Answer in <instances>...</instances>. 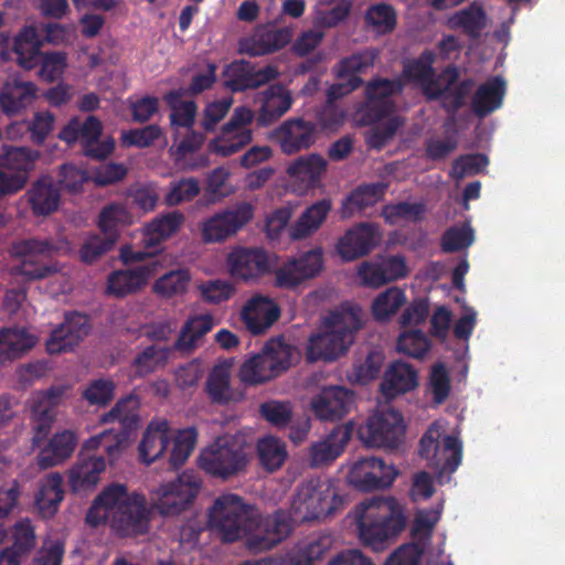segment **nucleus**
<instances>
[{"label":"nucleus","instance_id":"2eb2a0df","mask_svg":"<svg viewBox=\"0 0 565 565\" xmlns=\"http://www.w3.org/2000/svg\"><path fill=\"white\" fill-rule=\"evenodd\" d=\"M255 115L248 107H236L221 130V136L211 140L209 148L211 151L228 157L242 150L253 140V130L250 124Z\"/></svg>","mask_w":565,"mask_h":565},{"label":"nucleus","instance_id":"a211bd4d","mask_svg":"<svg viewBox=\"0 0 565 565\" xmlns=\"http://www.w3.org/2000/svg\"><path fill=\"white\" fill-rule=\"evenodd\" d=\"M226 265L232 277L248 281L269 271L268 254L260 247H234Z\"/></svg>","mask_w":565,"mask_h":565},{"label":"nucleus","instance_id":"8fccbe9b","mask_svg":"<svg viewBox=\"0 0 565 565\" xmlns=\"http://www.w3.org/2000/svg\"><path fill=\"white\" fill-rule=\"evenodd\" d=\"M173 351H175L174 344L172 347H158L154 344L146 347L134 359L132 364L136 373L140 376H146L166 366Z\"/></svg>","mask_w":565,"mask_h":565},{"label":"nucleus","instance_id":"9b49d317","mask_svg":"<svg viewBox=\"0 0 565 565\" xmlns=\"http://www.w3.org/2000/svg\"><path fill=\"white\" fill-rule=\"evenodd\" d=\"M356 433L367 447L397 448L405 436L403 416L393 408L377 412L360 425Z\"/></svg>","mask_w":565,"mask_h":565},{"label":"nucleus","instance_id":"de8ad7c7","mask_svg":"<svg viewBox=\"0 0 565 565\" xmlns=\"http://www.w3.org/2000/svg\"><path fill=\"white\" fill-rule=\"evenodd\" d=\"M122 493V488L117 486H107L93 501L86 513V523L93 527L104 524L113 513V507L118 501V495Z\"/></svg>","mask_w":565,"mask_h":565},{"label":"nucleus","instance_id":"dca6fc26","mask_svg":"<svg viewBox=\"0 0 565 565\" xmlns=\"http://www.w3.org/2000/svg\"><path fill=\"white\" fill-rule=\"evenodd\" d=\"M397 470L377 457H365L355 461L348 473L349 483L361 492L383 490L393 484Z\"/></svg>","mask_w":565,"mask_h":565},{"label":"nucleus","instance_id":"4be33fe9","mask_svg":"<svg viewBox=\"0 0 565 565\" xmlns=\"http://www.w3.org/2000/svg\"><path fill=\"white\" fill-rule=\"evenodd\" d=\"M379 228L372 223H360L345 232L337 243V252L343 262L361 258L376 246Z\"/></svg>","mask_w":565,"mask_h":565},{"label":"nucleus","instance_id":"f8f14e48","mask_svg":"<svg viewBox=\"0 0 565 565\" xmlns=\"http://www.w3.org/2000/svg\"><path fill=\"white\" fill-rule=\"evenodd\" d=\"M439 429L431 425L419 440V455L439 473H452L462 459V445L458 437L446 435L439 443Z\"/></svg>","mask_w":565,"mask_h":565},{"label":"nucleus","instance_id":"338daca9","mask_svg":"<svg viewBox=\"0 0 565 565\" xmlns=\"http://www.w3.org/2000/svg\"><path fill=\"white\" fill-rule=\"evenodd\" d=\"M473 230L469 225L452 226L441 236L440 247L445 253H455L472 245Z\"/></svg>","mask_w":565,"mask_h":565},{"label":"nucleus","instance_id":"cd10ccee","mask_svg":"<svg viewBox=\"0 0 565 565\" xmlns=\"http://www.w3.org/2000/svg\"><path fill=\"white\" fill-rule=\"evenodd\" d=\"M328 167L327 160L318 153L300 156L287 168L290 180L299 184L300 190L307 191L320 185L321 178Z\"/></svg>","mask_w":565,"mask_h":565},{"label":"nucleus","instance_id":"c85d7f7f","mask_svg":"<svg viewBox=\"0 0 565 565\" xmlns=\"http://www.w3.org/2000/svg\"><path fill=\"white\" fill-rule=\"evenodd\" d=\"M36 92L38 87L32 82H7L0 90V109L9 117L19 115L32 105Z\"/></svg>","mask_w":565,"mask_h":565},{"label":"nucleus","instance_id":"b1692460","mask_svg":"<svg viewBox=\"0 0 565 565\" xmlns=\"http://www.w3.org/2000/svg\"><path fill=\"white\" fill-rule=\"evenodd\" d=\"M158 263L150 260L130 269H119L109 274L106 291L115 298H124L139 291L157 273Z\"/></svg>","mask_w":565,"mask_h":565},{"label":"nucleus","instance_id":"37998d69","mask_svg":"<svg viewBox=\"0 0 565 565\" xmlns=\"http://www.w3.org/2000/svg\"><path fill=\"white\" fill-rule=\"evenodd\" d=\"M64 499L63 478L57 472H52L41 482L35 495L39 510L45 515H54L60 503Z\"/></svg>","mask_w":565,"mask_h":565},{"label":"nucleus","instance_id":"f3484780","mask_svg":"<svg viewBox=\"0 0 565 565\" xmlns=\"http://www.w3.org/2000/svg\"><path fill=\"white\" fill-rule=\"evenodd\" d=\"M403 90L398 78H374L365 86L364 120L366 124L377 122L395 109L393 96Z\"/></svg>","mask_w":565,"mask_h":565},{"label":"nucleus","instance_id":"0eeeda50","mask_svg":"<svg viewBox=\"0 0 565 565\" xmlns=\"http://www.w3.org/2000/svg\"><path fill=\"white\" fill-rule=\"evenodd\" d=\"M245 439L239 435L217 437L199 457V466L207 475L227 480L243 472L248 463Z\"/></svg>","mask_w":565,"mask_h":565},{"label":"nucleus","instance_id":"9d476101","mask_svg":"<svg viewBox=\"0 0 565 565\" xmlns=\"http://www.w3.org/2000/svg\"><path fill=\"white\" fill-rule=\"evenodd\" d=\"M55 250L56 246L47 238H28L15 243L13 252L21 257V262L13 267V274L23 277L25 281L41 280L56 274L58 267L43 260Z\"/></svg>","mask_w":565,"mask_h":565},{"label":"nucleus","instance_id":"6e6552de","mask_svg":"<svg viewBox=\"0 0 565 565\" xmlns=\"http://www.w3.org/2000/svg\"><path fill=\"white\" fill-rule=\"evenodd\" d=\"M122 488L118 501L114 503L110 515V527L120 537H135L148 533L152 519L153 507L143 493L128 492L124 483H111Z\"/></svg>","mask_w":565,"mask_h":565},{"label":"nucleus","instance_id":"e2e57ef3","mask_svg":"<svg viewBox=\"0 0 565 565\" xmlns=\"http://www.w3.org/2000/svg\"><path fill=\"white\" fill-rule=\"evenodd\" d=\"M428 388L435 404H443L449 396L451 381L446 365L441 362L435 363L428 376Z\"/></svg>","mask_w":565,"mask_h":565},{"label":"nucleus","instance_id":"bb28decb","mask_svg":"<svg viewBox=\"0 0 565 565\" xmlns=\"http://www.w3.org/2000/svg\"><path fill=\"white\" fill-rule=\"evenodd\" d=\"M279 317V306L273 299L262 295L252 297L242 310V319L253 334L264 333Z\"/></svg>","mask_w":565,"mask_h":565},{"label":"nucleus","instance_id":"c03bdc74","mask_svg":"<svg viewBox=\"0 0 565 565\" xmlns=\"http://www.w3.org/2000/svg\"><path fill=\"white\" fill-rule=\"evenodd\" d=\"M184 222V215L179 211L168 212L156 217L146 226L145 245L154 247L173 235Z\"/></svg>","mask_w":565,"mask_h":565},{"label":"nucleus","instance_id":"a18cd8bd","mask_svg":"<svg viewBox=\"0 0 565 565\" xmlns=\"http://www.w3.org/2000/svg\"><path fill=\"white\" fill-rule=\"evenodd\" d=\"M259 463L267 472L279 470L288 458L286 444L277 437L266 436L257 441Z\"/></svg>","mask_w":565,"mask_h":565},{"label":"nucleus","instance_id":"0e129e2a","mask_svg":"<svg viewBox=\"0 0 565 565\" xmlns=\"http://www.w3.org/2000/svg\"><path fill=\"white\" fill-rule=\"evenodd\" d=\"M384 360L385 356L382 351L371 350L362 362L354 364V381L365 385L375 380L381 373Z\"/></svg>","mask_w":565,"mask_h":565},{"label":"nucleus","instance_id":"1a4fd4ad","mask_svg":"<svg viewBox=\"0 0 565 565\" xmlns=\"http://www.w3.org/2000/svg\"><path fill=\"white\" fill-rule=\"evenodd\" d=\"M201 487L200 475L194 470H185L175 480L151 492L152 507L163 516L179 515L191 508Z\"/></svg>","mask_w":565,"mask_h":565},{"label":"nucleus","instance_id":"f704fd0d","mask_svg":"<svg viewBox=\"0 0 565 565\" xmlns=\"http://www.w3.org/2000/svg\"><path fill=\"white\" fill-rule=\"evenodd\" d=\"M262 95L263 104L257 115V122L263 127L278 120L292 105L290 93L279 84L270 85Z\"/></svg>","mask_w":565,"mask_h":565},{"label":"nucleus","instance_id":"bf43d9fd","mask_svg":"<svg viewBox=\"0 0 565 565\" xmlns=\"http://www.w3.org/2000/svg\"><path fill=\"white\" fill-rule=\"evenodd\" d=\"M117 243L114 236L109 235H89L79 248L81 260L85 264H93L103 255L111 250Z\"/></svg>","mask_w":565,"mask_h":565},{"label":"nucleus","instance_id":"4d7b16f0","mask_svg":"<svg viewBox=\"0 0 565 565\" xmlns=\"http://www.w3.org/2000/svg\"><path fill=\"white\" fill-rule=\"evenodd\" d=\"M259 415L270 426L286 428L292 419V405L289 401L269 399L259 405Z\"/></svg>","mask_w":565,"mask_h":565},{"label":"nucleus","instance_id":"4c0bfd02","mask_svg":"<svg viewBox=\"0 0 565 565\" xmlns=\"http://www.w3.org/2000/svg\"><path fill=\"white\" fill-rule=\"evenodd\" d=\"M417 386L416 370L404 362L396 361L386 370L381 383V391L387 398L412 391Z\"/></svg>","mask_w":565,"mask_h":565},{"label":"nucleus","instance_id":"774afa93","mask_svg":"<svg viewBox=\"0 0 565 565\" xmlns=\"http://www.w3.org/2000/svg\"><path fill=\"white\" fill-rule=\"evenodd\" d=\"M115 395V384L110 380L98 379L92 381L83 391V398L90 405L106 406Z\"/></svg>","mask_w":565,"mask_h":565},{"label":"nucleus","instance_id":"ddd939ff","mask_svg":"<svg viewBox=\"0 0 565 565\" xmlns=\"http://www.w3.org/2000/svg\"><path fill=\"white\" fill-rule=\"evenodd\" d=\"M40 158L38 150L26 147L3 145L0 151V168L11 171L6 173L0 170V198L17 193L24 188L29 179V172L33 170Z\"/></svg>","mask_w":565,"mask_h":565},{"label":"nucleus","instance_id":"49530a36","mask_svg":"<svg viewBox=\"0 0 565 565\" xmlns=\"http://www.w3.org/2000/svg\"><path fill=\"white\" fill-rule=\"evenodd\" d=\"M406 301L404 290L398 287H390L380 292L371 306L374 320L380 323L390 321Z\"/></svg>","mask_w":565,"mask_h":565},{"label":"nucleus","instance_id":"72a5a7b5","mask_svg":"<svg viewBox=\"0 0 565 565\" xmlns=\"http://www.w3.org/2000/svg\"><path fill=\"white\" fill-rule=\"evenodd\" d=\"M505 81L502 76H494L481 84L471 99L472 111L483 118L502 106L505 95Z\"/></svg>","mask_w":565,"mask_h":565},{"label":"nucleus","instance_id":"2f4dec72","mask_svg":"<svg viewBox=\"0 0 565 565\" xmlns=\"http://www.w3.org/2000/svg\"><path fill=\"white\" fill-rule=\"evenodd\" d=\"M105 469L106 461L103 455H85L82 452L70 471L72 490L81 491L94 488Z\"/></svg>","mask_w":565,"mask_h":565},{"label":"nucleus","instance_id":"7ed1b4c3","mask_svg":"<svg viewBox=\"0 0 565 565\" xmlns=\"http://www.w3.org/2000/svg\"><path fill=\"white\" fill-rule=\"evenodd\" d=\"M356 514L360 540L376 552L393 543L406 526L404 510L392 497L365 500Z\"/></svg>","mask_w":565,"mask_h":565},{"label":"nucleus","instance_id":"7c9ffc66","mask_svg":"<svg viewBox=\"0 0 565 565\" xmlns=\"http://www.w3.org/2000/svg\"><path fill=\"white\" fill-rule=\"evenodd\" d=\"M26 195L34 215L46 216L57 210L61 189L52 177L43 175L31 185Z\"/></svg>","mask_w":565,"mask_h":565},{"label":"nucleus","instance_id":"09e8293b","mask_svg":"<svg viewBox=\"0 0 565 565\" xmlns=\"http://www.w3.org/2000/svg\"><path fill=\"white\" fill-rule=\"evenodd\" d=\"M132 214L128 211L127 206L115 202L102 209L98 217V227L103 234L118 239V226H127L132 224Z\"/></svg>","mask_w":565,"mask_h":565},{"label":"nucleus","instance_id":"13d9d810","mask_svg":"<svg viewBox=\"0 0 565 565\" xmlns=\"http://www.w3.org/2000/svg\"><path fill=\"white\" fill-rule=\"evenodd\" d=\"M190 275L185 269L170 270L156 280L153 290L156 294L170 298L183 294L189 285Z\"/></svg>","mask_w":565,"mask_h":565},{"label":"nucleus","instance_id":"a878e982","mask_svg":"<svg viewBox=\"0 0 565 565\" xmlns=\"http://www.w3.org/2000/svg\"><path fill=\"white\" fill-rule=\"evenodd\" d=\"M353 433L351 424L338 425L322 440L309 448L310 466L318 468L332 463L344 451Z\"/></svg>","mask_w":565,"mask_h":565},{"label":"nucleus","instance_id":"052dcab7","mask_svg":"<svg viewBox=\"0 0 565 565\" xmlns=\"http://www.w3.org/2000/svg\"><path fill=\"white\" fill-rule=\"evenodd\" d=\"M253 64L245 60L234 61L227 65L224 74L227 76L225 85L232 92L252 89Z\"/></svg>","mask_w":565,"mask_h":565},{"label":"nucleus","instance_id":"f257e3e1","mask_svg":"<svg viewBox=\"0 0 565 565\" xmlns=\"http://www.w3.org/2000/svg\"><path fill=\"white\" fill-rule=\"evenodd\" d=\"M342 503L329 482L310 479L297 488L290 512L277 510L262 516L252 505L233 493L218 497L209 514V524L224 542L246 537V547L254 553L268 551L287 539L298 522L326 519Z\"/></svg>","mask_w":565,"mask_h":565},{"label":"nucleus","instance_id":"4468645a","mask_svg":"<svg viewBox=\"0 0 565 565\" xmlns=\"http://www.w3.org/2000/svg\"><path fill=\"white\" fill-rule=\"evenodd\" d=\"M253 217L254 207L248 202L216 212L202 223V239L204 243H223L237 234Z\"/></svg>","mask_w":565,"mask_h":565},{"label":"nucleus","instance_id":"393cba45","mask_svg":"<svg viewBox=\"0 0 565 565\" xmlns=\"http://www.w3.org/2000/svg\"><path fill=\"white\" fill-rule=\"evenodd\" d=\"M407 275V267L404 257L390 256L381 262H363L358 276L363 286L379 288L391 281L404 278Z\"/></svg>","mask_w":565,"mask_h":565},{"label":"nucleus","instance_id":"a19ab883","mask_svg":"<svg viewBox=\"0 0 565 565\" xmlns=\"http://www.w3.org/2000/svg\"><path fill=\"white\" fill-rule=\"evenodd\" d=\"M213 326L214 320L210 315L188 319L174 342L175 351L182 353L192 352L198 347L199 341L212 330Z\"/></svg>","mask_w":565,"mask_h":565},{"label":"nucleus","instance_id":"e433bc0d","mask_svg":"<svg viewBox=\"0 0 565 565\" xmlns=\"http://www.w3.org/2000/svg\"><path fill=\"white\" fill-rule=\"evenodd\" d=\"M170 444L168 423H150L138 446L141 461L146 465L154 462L163 456Z\"/></svg>","mask_w":565,"mask_h":565},{"label":"nucleus","instance_id":"5701e85b","mask_svg":"<svg viewBox=\"0 0 565 565\" xmlns=\"http://www.w3.org/2000/svg\"><path fill=\"white\" fill-rule=\"evenodd\" d=\"M354 403V393L343 386H327L312 399L316 416L322 420L342 419Z\"/></svg>","mask_w":565,"mask_h":565},{"label":"nucleus","instance_id":"39448f33","mask_svg":"<svg viewBox=\"0 0 565 565\" xmlns=\"http://www.w3.org/2000/svg\"><path fill=\"white\" fill-rule=\"evenodd\" d=\"M139 398L136 395H127L120 398L115 406L102 416L103 423H117V428L104 430L90 437L84 445V449L106 452L110 460L115 459L122 448L134 438L139 424Z\"/></svg>","mask_w":565,"mask_h":565},{"label":"nucleus","instance_id":"6ab92c4d","mask_svg":"<svg viewBox=\"0 0 565 565\" xmlns=\"http://www.w3.org/2000/svg\"><path fill=\"white\" fill-rule=\"evenodd\" d=\"M291 41L288 29L271 24L258 25L252 34L239 39L238 52L249 56H263L281 50Z\"/></svg>","mask_w":565,"mask_h":565},{"label":"nucleus","instance_id":"20e7f679","mask_svg":"<svg viewBox=\"0 0 565 565\" xmlns=\"http://www.w3.org/2000/svg\"><path fill=\"white\" fill-rule=\"evenodd\" d=\"M362 327L352 309L333 311L323 318L322 331L310 335L306 347L308 362H332L345 354Z\"/></svg>","mask_w":565,"mask_h":565},{"label":"nucleus","instance_id":"5fc2aeb1","mask_svg":"<svg viewBox=\"0 0 565 565\" xmlns=\"http://www.w3.org/2000/svg\"><path fill=\"white\" fill-rule=\"evenodd\" d=\"M365 23L376 33H391L397 22L395 9L387 3H375L369 7L364 15Z\"/></svg>","mask_w":565,"mask_h":565},{"label":"nucleus","instance_id":"ea45409f","mask_svg":"<svg viewBox=\"0 0 565 565\" xmlns=\"http://www.w3.org/2000/svg\"><path fill=\"white\" fill-rule=\"evenodd\" d=\"M332 204L329 199H322L308 206L290 230L292 239H301L316 232L327 218Z\"/></svg>","mask_w":565,"mask_h":565},{"label":"nucleus","instance_id":"69168bd1","mask_svg":"<svg viewBox=\"0 0 565 565\" xmlns=\"http://www.w3.org/2000/svg\"><path fill=\"white\" fill-rule=\"evenodd\" d=\"M199 193L200 183L195 178H182L170 183V189L164 195V203L168 206H177L193 200Z\"/></svg>","mask_w":565,"mask_h":565},{"label":"nucleus","instance_id":"79ce46f5","mask_svg":"<svg viewBox=\"0 0 565 565\" xmlns=\"http://www.w3.org/2000/svg\"><path fill=\"white\" fill-rule=\"evenodd\" d=\"M35 345V338L24 329H0V360L19 359Z\"/></svg>","mask_w":565,"mask_h":565},{"label":"nucleus","instance_id":"6e6d98bb","mask_svg":"<svg viewBox=\"0 0 565 565\" xmlns=\"http://www.w3.org/2000/svg\"><path fill=\"white\" fill-rule=\"evenodd\" d=\"M198 431L194 427L180 430L173 439L169 454V463L173 469L180 468L194 450Z\"/></svg>","mask_w":565,"mask_h":565},{"label":"nucleus","instance_id":"3c124183","mask_svg":"<svg viewBox=\"0 0 565 565\" xmlns=\"http://www.w3.org/2000/svg\"><path fill=\"white\" fill-rule=\"evenodd\" d=\"M70 386L53 385L33 394L31 399L32 416H56V408L66 397Z\"/></svg>","mask_w":565,"mask_h":565},{"label":"nucleus","instance_id":"c9c22d12","mask_svg":"<svg viewBox=\"0 0 565 565\" xmlns=\"http://www.w3.org/2000/svg\"><path fill=\"white\" fill-rule=\"evenodd\" d=\"M76 443V436L71 430L65 429L53 435L49 444L36 456L39 468L49 469L64 462L72 456Z\"/></svg>","mask_w":565,"mask_h":565},{"label":"nucleus","instance_id":"473e14b6","mask_svg":"<svg viewBox=\"0 0 565 565\" xmlns=\"http://www.w3.org/2000/svg\"><path fill=\"white\" fill-rule=\"evenodd\" d=\"M184 96V88L172 89L163 96V100L171 110L169 119L174 131V140H178L180 128L191 129L195 122L198 105L194 100H183Z\"/></svg>","mask_w":565,"mask_h":565},{"label":"nucleus","instance_id":"aec40b11","mask_svg":"<svg viewBox=\"0 0 565 565\" xmlns=\"http://www.w3.org/2000/svg\"><path fill=\"white\" fill-rule=\"evenodd\" d=\"M274 138L286 154L309 149L317 139V125L300 117L285 120L274 131Z\"/></svg>","mask_w":565,"mask_h":565},{"label":"nucleus","instance_id":"603ef678","mask_svg":"<svg viewBox=\"0 0 565 565\" xmlns=\"http://www.w3.org/2000/svg\"><path fill=\"white\" fill-rule=\"evenodd\" d=\"M426 206L424 203L398 202L384 205L381 215L387 224L396 225L399 221L418 223L424 218Z\"/></svg>","mask_w":565,"mask_h":565},{"label":"nucleus","instance_id":"423d86ee","mask_svg":"<svg viewBox=\"0 0 565 565\" xmlns=\"http://www.w3.org/2000/svg\"><path fill=\"white\" fill-rule=\"evenodd\" d=\"M295 355V347L287 343L284 337L271 338L259 353L242 364L239 379L248 385L268 382L286 372L292 365Z\"/></svg>","mask_w":565,"mask_h":565},{"label":"nucleus","instance_id":"f03ea898","mask_svg":"<svg viewBox=\"0 0 565 565\" xmlns=\"http://www.w3.org/2000/svg\"><path fill=\"white\" fill-rule=\"evenodd\" d=\"M435 54L424 51L419 58L404 66L403 75L422 85L427 100H438L440 107L454 120L457 113L466 105L471 93L473 81H459L460 72L456 65L446 66L437 76L433 67Z\"/></svg>","mask_w":565,"mask_h":565},{"label":"nucleus","instance_id":"680f3d73","mask_svg":"<svg viewBox=\"0 0 565 565\" xmlns=\"http://www.w3.org/2000/svg\"><path fill=\"white\" fill-rule=\"evenodd\" d=\"M396 347L408 356L422 359L430 350V341L422 330H411L399 334Z\"/></svg>","mask_w":565,"mask_h":565},{"label":"nucleus","instance_id":"864d4df0","mask_svg":"<svg viewBox=\"0 0 565 565\" xmlns=\"http://www.w3.org/2000/svg\"><path fill=\"white\" fill-rule=\"evenodd\" d=\"M454 25L461 28L470 38H479L486 26L487 15L481 6L471 3L458 11L452 18Z\"/></svg>","mask_w":565,"mask_h":565},{"label":"nucleus","instance_id":"c756f323","mask_svg":"<svg viewBox=\"0 0 565 565\" xmlns=\"http://www.w3.org/2000/svg\"><path fill=\"white\" fill-rule=\"evenodd\" d=\"M43 39L35 24L24 25L14 36L12 50L18 64L24 70H32L40 63Z\"/></svg>","mask_w":565,"mask_h":565},{"label":"nucleus","instance_id":"412c9836","mask_svg":"<svg viewBox=\"0 0 565 565\" xmlns=\"http://www.w3.org/2000/svg\"><path fill=\"white\" fill-rule=\"evenodd\" d=\"M90 326L86 315L77 311L65 315L63 323L51 332L46 341V350L50 354H58L72 351L89 332Z\"/></svg>","mask_w":565,"mask_h":565},{"label":"nucleus","instance_id":"58836bf2","mask_svg":"<svg viewBox=\"0 0 565 565\" xmlns=\"http://www.w3.org/2000/svg\"><path fill=\"white\" fill-rule=\"evenodd\" d=\"M387 190L384 182L365 183L355 188L341 206L343 217H352L355 213H361L366 207L375 205L381 201Z\"/></svg>","mask_w":565,"mask_h":565}]
</instances>
